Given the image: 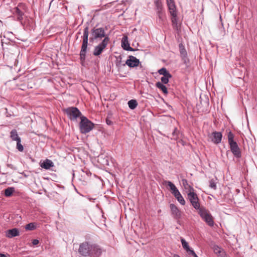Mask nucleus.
Returning a JSON list of instances; mask_svg holds the SVG:
<instances>
[{
	"instance_id": "nucleus-10",
	"label": "nucleus",
	"mask_w": 257,
	"mask_h": 257,
	"mask_svg": "<svg viewBox=\"0 0 257 257\" xmlns=\"http://www.w3.org/2000/svg\"><path fill=\"white\" fill-rule=\"evenodd\" d=\"M208 137L211 142L215 144H218L221 141L222 135L220 132L215 131L209 134Z\"/></svg>"
},
{
	"instance_id": "nucleus-39",
	"label": "nucleus",
	"mask_w": 257,
	"mask_h": 257,
	"mask_svg": "<svg viewBox=\"0 0 257 257\" xmlns=\"http://www.w3.org/2000/svg\"><path fill=\"white\" fill-rule=\"evenodd\" d=\"M209 186L210 188L213 189H216V184L213 181V180H211L209 182Z\"/></svg>"
},
{
	"instance_id": "nucleus-29",
	"label": "nucleus",
	"mask_w": 257,
	"mask_h": 257,
	"mask_svg": "<svg viewBox=\"0 0 257 257\" xmlns=\"http://www.w3.org/2000/svg\"><path fill=\"white\" fill-rule=\"evenodd\" d=\"M172 214L174 218L178 219L181 217V212L180 210H172Z\"/></svg>"
},
{
	"instance_id": "nucleus-43",
	"label": "nucleus",
	"mask_w": 257,
	"mask_h": 257,
	"mask_svg": "<svg viewBox=\"0 0 257 257\" xmlns=\"http://www.w3.org/2000/svg\"><path fill=\"white\" fill-rule=\"evenodd\" d=\"M39 241L38 239H33L32 240V243L34 245H36L39 243Z\"/></svg>"
},
{
	"instance_id": "nucleus-38",
	"label": "nucleus",
	"mask_w": 257,
	"mask_h": 257,
	"mask_svg": "<svg viewBox=\"0 0 257 257\" xmlns=\"http://www.w3.org/2000/svg\"><path fill=\"white\" fill-rule=\"evenodd\" d=\"M178 132L177 131V129L175 128L172 133V139L177 140L178 138Z\"/></svg>"
},
{
	"instance_id": "nucleus-34",
	"label": "nucleus",
	"mask_w": 257,
	"mask_h": 257,
	"mask_svg": "<svg viewBox=\"0 0 257 257\" xmlns=\"http://www.w3.org/2000/svg\"><path fill=\"white\" fill-rule=\"evenodd\" d=\"M233 138H234V135L231 132H229L228 133V144H229L235 142L233 140Z\"/></svg>"
},
{
	"instance_id": "nucleus-4",
	"label": "nucleus",
	"mask_w": 257,
	"mask_h": 257,
	"mask_svg": "<svg viewBox=\"0 0 257 257\" xmlns=\"http://www.w3.org/2000/svg\"><path fill=\"white\" fill-rule=\"evenodd\" d=\"M187 199L195 209H199V198L194 190L187 193Z\"/></svg>"
},
{
	"instance_id": "nucleus-16",
	"label": "nucleus",
	"mask_w": 257,
	"mask_h": 257,
	"mask_svg": "<svg viewBox=\"0 0 257 257\" xmlns=\"http://www.w3.org/2000/svg\"><path fill=\"white\" fill-rule=\"evenodd\" d=\"M166 2L169 12L170 15L178 14L176 6L175 5L174 0L168 1Z\"/></svg>"
},
{
	"instance_id": "nucleus-42",
	"label": "nucleus",
	"mask_w": 257,
	"mask_h": 257,
	"mask_svg": "<svg viewBox=\"0 0 257 257\" xmlns=\"http://www.w3.org/2000/svg\"><path fill=\"white\" fill-rule=\"evenodd\" d=\"M189 254H191L192 255L193 254H195V252L193 249H191L190 248H189V249L188 250L186 251Z\"/></svg>"
},
{
	"instance_id": "nucleus-40",
	"label": "nucleus",
	"mask_w": 257,
	"mask_h": 257,
	"mask_svg": "<svg viewBox=\"0 0 257 257\" xmlns=\"http://www.w3.org/2000/svg\"><path fill=\"white\" fill-rule=\"evenodd\" d=\"M217 255L218 257H227L226 253L223 249L220 251V253H218Z\"/></svg>"
},
{
	"instance_id": "nucleus-20",
	"label": "nucleus",
	"mask_w": 257,
	"mask_h": 257,
	"mask_svg": "<svg viewBox=\"0 0 257 257\" xmlns=\"http://www.w3.org/2000/svg\"><path fill=\"white\" fill-rule=\"evenodd\" d=\"M179 47L181 58L183 59L186 58L187 53L184 45L182 44H180Z\"/></svg>"
},
{
	"instance_id": "nucleus-28",
	"label": "nucleus",
	"mask_w": 257,
	"mask_h": 257,
	"mask_svg": "<svg viewBox=\"0 0 257 257\" xmlns=\"http://www.w3.org/2000/svg\"><path fill=\"white\" fill-rule=\"evenodd\" d=\"M128 105L132 109L136 108L138 105V102L136 100L132 99L128 102Z\"/></svg>"
},
{
	"instance_id": "nucleus-19",
	"label": "nucleus",
	"mask_w": 257,
	"mask_h": 257,
	"mask_svg": "<svg viewBox=\"0 0 257 257\" xmlns=\"http://www.w3.org/2000/svg\"><path fill=\"white\" fill-rule=\"evenodd\" d=\"M19 235V231L17 228H13L8 230L6 232V236L9 238H12Z\"/></svg>"
},
{
	"instance_id": "nucleus-45",
	"label": "nucleus",
	"mask_w": 257,
	"mask_h": 257,
	"mask_svg": "<svg viewBox=\"0 0 257 257\" xmlns=\"http://www.w3.org/2000/svg\"><path fill=\"white\" fill-rule=\"evenodd\" d=\"M0 257H7L5 254L0 253Z\"/></svg>"
},
{
	"instance_id": "nucleus-47",
	"label": "nucleus",
	"mask_w": 257,
	"mask_h": 257,
	"mask_svg": "<svg viewBox=\"0 0 257 257\" xmlns=\"http://www.w3.org/2000/svg\"><path fill=\"white\" fill-rule=\"evenodd\" d=\"M174 257H180L179 255L177 254H174Z\"/></svg>"
},
{
	"instance_id": "nucleus-13",
	"label": "nucleus",
	"mask_w": 257,
	"mask_h": 257,
	"mask_svg": "<svg viewBox=\"0 0 257 257\" xmlns=\"http://www.w3.org/2000/svg\"><path fill=\"white\" fill-rule=\"evenodd\" d=\"M163 184L169 187L170 191L175 197L181 194L176 186L171 181H164L163 182Z\"/></svg>"
},
{
	"instance_id": "nucleus-1",
	"label": "nucleus",
	"mask_w": 257,
	"mask_h": 257,
	"mask_svg": "<svg viewBox=\"0 0 257 257\" xmlns=\"http://www.w3.org/2000/svg\"><path fill=\"white\" fill-rule=\"evenodd\" d=\"M80 118V129L81 132L86 134L91 131L94 127V124L84 116H81Z\"/></svg>"
},
{
	"instance_id": "nucleus-8",
	"label": "nucleus",
	"mask_w": 257,
	"mask_h": 257,
	"mask_svg": "<svg viewBox=\"0 0 257 257\" xmlns=\"http://www.w3.org/2000/svg\"><path fill=\"white\" fill-rule=\"evenodd\" d=\"M91 245V244L89 243L88 242L81 243L78 249L79 253L84 256H90Z\"/></svg>"
},
{
	"instance_id": "nucleus-9",
	"label": "nucleus",
	"mask_w": 257,
	"mask_h": 257,
	"mask_svg": "<svg viewBox=\"0 0 257 257\" xmlns=\"http://www.w3.org/2000/svg\"><path fill=\"white\" fill-rule=\"evenodd\" d=\"M103 252H105V250L99 245L91 244L90 248V257H99Z\"/></svg>"
},
{
	"instance_id": "nucleus-44",
	"label": "nucleus",
	"mask_w": 257,
	"mask_h": 257,
	"mask_svg": "<svg viewBox=\"0 0 257 257\" xmlns=\"http://www.w3.org/2000/svg\"><path fill=\"white\" fill-rule=\"evenodd\" d=\"M106 122L108 125H111L112 124V122L111 120H109L108 118H106Z\"/></svg>"
},
{
	"instance_id": "nucleus-17",
	"label": "nucleus",
	"mask_w": 257,
	"mask_h": 257,
	"mask_svg": "<svg viewBox=\"0 0 257 257\" xmlns=\"http://www.w3.org/2000/svg\"><path fill=\"white\" fill-rule=\"evenodd\" d=\"M177 15L178 14L171 15V20L172 23V26L173 28L176 30H178L180 27V24L179 22Z\"/></svg>"
},
{
	"instance_id": "nucleus-11",
	"label": "nucleus",
	"mask_w": 257,
	"mask_h": 257,
	"mask_svg": "<svg viewBox=\"0 0 257 257\" xmlns=\"http://www.w3.org/2000/svg\"><path fill=\"white\" fill-rule=\"evenodd\" d=\"M163 184L169 187L170 191L175 197L181 194L176 186L171 181H164L163 182Z\"/></svg>"
},
{
	"instance_id": "nucleus-7",
	"label": "nucleus",
	"mask_w": 257,
	"mask_h": 257,
	"mask_svg": "<svg viewBox=\"0 0 257 257\" xmlns=\"http://www.w3.org/2000/svg\"><path fill=\"white\" fill-rule=\"evenodd\" d=\"M65 112L67 114L68 117L71 120L76 119L79 117L81 113L79 109L76 107H69L65 110Z\"/></svg>"
},
{
	"instance_id": "nucleus-14",
	"label": "nucleus",
	"mask_w": 257,
	"mask_h": 257,
	"mask_svg": "<svg viewBox=\"0 0 257 257\" xmlns=\"http://www.w3.org/2000/svg\"><path fill=\"white\" fill-rule=\"evenodd\" d=\"M231 152L237 158H239L241 156V152L238 145L236 142L232 143L229 144Z\"/></svg>"
},
{
	"instance_id": "nucleus-37",
	"label": "nucleus",
	"mask_w": 257,
	"mask_h": 257,
	"mask_svg": "<svg viewBox=\"0 0 257 257\" xmlns=\"http://www.w3.org/2000/svg\"><path fill=\"white\" fill-rule=\"evenodd\" d=\"M171 77H169L168 76H163L161 78V81L164 84H167L169 81V79Z\"/></svg>"
},
{
	"instance_id": "nucleus-12",
	"label": "nucleus",
	"mask_w": 257,
	"mask_h": 257,
	"mask_svg": "<svg viewBox=\"0 0 257 257\" xmlns=\"http://www.w3.org/2000/svg\"><path fill=\"white\" fill-rule=\"evenodd\" d=\"M163 184L169 187L170 191L175 197L181 194L176 186L171 181H164L163 182Z\"/></svg>"
},
{
	"instance_id": "nucleus-18",
	"label": "nucleus",
	"mask_w": 257,
	"mask_h": 257,
	"mask_svg": "<svg viewBox=\"0 0 257 257\" xmlns=\"http://www.w3.org/2000/svg\"><path fill=\"white\" fill-rule=\"evenodd\" d=\"M40 165L42 168H44L46 170H49L51 167L54 166L53 162L51 160L48 159L45 160L43 162L41 163Z\"/></svg>"
},
{
	"instance_id": "nucleus-31",
	"label": "nucleus",
	"mask_w": 257,
	"mask_h": 257,
	"mask_svg": "<svg viewBox=\"0 0 257 257\" xmlns=\"http://www.w3.org/2000/svg\"><path fill=\"white\" fill-rule=\"evenodd\" d=\"M181 241L182 244V246L183 248L186 250H188L189 249V246L188 245V242L183 238L181 239Z\"/></svg>"
},
{
	"instance_id": "nucleus-49",
	"label": "nucleus",
	"mask_w": 257,
	"mask_h": 257,
	"mask_svg": "<svg viewBox=\"0 0 257 257\" xmlns=\"http://www.w3.org/2000/svg\"><path fill=\"white\" fill-rule=\"evenodd\" d=\"M206 103H207V104H208V100L207 101Z\"/></svg>"
},
{
	"instance_id": "nucleus-46",
	"label": "nucleus",
	"mask_w": 257,
	"mask_h": 257,
	"mask_svg": "<svg viewBox=\"0 0 257 257\" xmlns=\"http://www.w3.org/2000/svg\"><path fill=\"white\" fill-rule=\"evenodd\" d=\"M170 208H171V209H174V208H176V207H175V206H174L173 204H171V205H170Z\"/></svg>"
},
{
	"instance_id": "nucleus-2",
	"label": "nucleus",
	"mask_w": 257,
	"mask_h": 257,
	"mask_svg": "<svg viewBox=\"0 0 257 257\" xmlns=\"http://www.w3.org/2000/svg\"><path fill=\"white\" fill-rule=\"evenodd\" d=\"M89 35L88 28L86 27L84 29L83 36V42L80 51V56L81 60H84L88 45V37Z\"/></svg>"
},
{
	"instance_id": "nucleus-24",
	"label": "nucleus",
	"mask_w": 257,
	"mask_h": 257,
	"mask_svg": "<svg viewBox=\"0 0 257 257\" xmlns=\"http://www.w3.org/2000/svg\"><path fill=\"white\" fill-rule=\"evenodd\" d=\"M157 16L158 17L160 21L163 22L165 19V14L164 10L156 11Z\"/></svg>"
},
{
	"instance_id": "nucleus-36",
	"label": "nucleus",
	"mask_w": 257,
	"mask_h": 257,
	"mask_svg": "<svg viewBox=\"0 0 257 257\" xmlns=\"http://www.w3.org/2000/svg\"><path fill=\"white\" fill-rule=\"evenodd\" d=\"M17 149L20 152H22L24 150L23 146L21 144V140L17 141Z\"/></svg>"
},
{
	"instance_id": "nucleus-26",
	"label": "nucleus",
	"mask_w": 257,
	"mask_h": 257,
	"mask_svg": "<svg viewBox=\"0 0 257 257\" xmlns=\"http://www.w3.org/2000/svg\"><path fill=\"white\" fill-rule=\"evenodd\" d=\"M154 4L156 7V10H163V6L160 0H154Z\"/></svg>"
},
{
	"instance_id": "nucleus-32",
	"label": "nucleus",
	"mask_w": 257,
	"mask_h": 257,
	"mask_svg": "<svg viewBox=\"0 0 257 257\" xmlns=\"http://www.w3.org/2000/svg\"><path fill=\"white\" fill-rule=\"evenodd\" d=\"M36 226L35 223H30L25 226V229L28 230H33L36 229Z\"/></svg>"
},
{
	"instance_id": "nucleus-41",
	"label": "nucleus",
	"mask_w": 257,
	"mask_h": 257,
	"mask_svg": "<svg viewBox=\"0 0 257 257\" xmlns=\"http://www.w3.org/2000/svg\"><path fill=\"white\" fill-rule=\"evenodd\" d=\"M16 13L17 14H18L19 16H22V12L20 11V10L19 9H18V8H17L16 9V11H15Z\"/></svg>"
},
{
	"instance_id": "nucleus-35",
	"label": "nucleus",
	"mask_w": 257,
	"mask_h": 257,
	"mask_svg": "<svg viewBox=\"0 0 257 257\" xmlns=\"http://www.w3.org/2000/svg\"><path fill=\"white\" fill-rule=\"evenodd\" d=\"M175 198L181 204L184 205L185 204V201L181 194L176 196Z\"/></svg>"
},
{
	"instance_id": "nucleus-23",
	"label": "nucleus",
	"mask_w": 257,
	"mask_h": 257,
	"mask_svg": "<svg viewBox=\"0 0 257 257\" xmlns=\"http://www.w3.org/2000/svg\"><path fill=\"white\" fill-rule=\"evenodd\" d=\"M11 138L13 141H18L21 140V138L19 137L18 133L16 130H13L11 132Z\"/></svg>"
},
{
	"instance_id": "nucleus-21",
	"label": "nucleus",
	"mask_w": 257,
	"mask_h": 257,
	"mask_svg": "<svg viewBox=\"0 0 257 257\" xmlns=\"http://www.w3.org/2000/svg\"><path fill=\"white\" fill-rule=\"evenodd\" d=\"M182 184L184 186L185 189L187 190V193L193 191L194 188L190 186L186 179H182Z\"/></svg>"
},
{
	"instance_id": "nucleus-30",
	"label": "nucleus",
	"mask_w": 257,
	"mask_h": 257,
	"mask_svg": "<svg viewBox=\"0 0 257 257\" xmlns=\"http://www.w3.org/2000/svg\"><path fill=\"white\" fill-rule=\"evenodd\" d=\"M159 73L161 75L163 76H168L169 77H172L170 73L166 70V68H163L159 70Z\"/></svg>"
},
{
	"instance_id": "nucleus-5",
	"label": "nucleus",
	"mask_w": 257,
	"mask_h": 257,
	"mask_svg": "<svg viewBox=\"0 0 257 257\" xmlns=\"http://www.w3.org/2000/svg\"><path fill=\"white\" fill-rule=\"evenodd\" d=\"M198 214L208 225L210 226H213L214 221L212 216L208 211V210H198Z\"/></svg>"
},
{
	"instance_id": "nucleus-27",
	"label": "nucleus",
	"mask_w": 257,
	"mask_h": 257,
	"mask_svg": "<svg viewBox=\"0 0 257 257\" xmlns=\"http://www.w3.org/2000/svg\"><path fill=\"white\" fill-rule=\"evenodd\" d=\"M14 191L15 188L14 187H8L5 190V195L6 197H10L12 195Z\"/></svg>"
},
{
	"instance_id": "nucleus-25",
	"label": "nucleus",
	"mask_w": 257,
	"mask_h": 257,
	"mask_svg": "<svg viewBox=\"0 0 257 257\" xmlns=\"http://www.w3.org/2000/svg\"><path fill=\"white\" fill-rule=\"evenodd\" d=\"M157 88L160 89L162 91V92L164 94H167L168 93V90L167 87L163 85L161 82H158L156 84Z\"/></svg>"
},
{
	"instance_id": "nucleus-48",
	"label": "nucleus",
	"mask_w": 257,
	"mask_h": 257,
	"mask_svg": "<svg viewBox=\"0 0 257 257\" xmlns=\"http://www.w3.org/2000/svg\"><path fill=\"white\" fill-rule=\"evenodd\" d=\"M194 257H198V256L197 255V254L195 253V254H193L192 255Z\"/></svg>"
},
{
	"instance_id": "nucleus-6",
	"label": "nucleus",
	"mask_w": 257,
	"mask_h": 257,
	"mask_svg": "<svg viewBox=\"0 0 257 257\" xmlns=\"http://www.w3.org/2000/svg\"><path fill=\"white\" fill-rule=\"evenodd\" d=\"M109 42V38L106 36L98 46L95 47L93 51V55L94 56H99L100 55L108 45Z\"/></svg>"
},
{
	"instance_id": "nucleus-22",
	"label": "nucleus",
	"mask_w": 257,
	"mask_h": 257,
	"mask_svg": "<svg viewBox=\"0 0 257 257\" xmlns=\"http://www.w3.org/2000/svg\"><path fill=\"white\" fill-rule=\"evenodd\" d=\"M122 47L126 50H132V48L130 46L126 37L123 38L122 40Z\"/></svg>"
},
{
	"instance_id": "nucleus-15",
	"label": "nucleus",
	"mask_w": 257,
	"mask_h": 257,
	"mask_svg": "<svg viewBox=\"0 0 257 257\" xmlns=\"http://www.w3.org/2000/svg\"><path fill=\"white\" fill-rule=\"evenodd\" d=\"M139 60L133 56H130L129 59L125 62V64L130 67H137L139 65Z\"/></svg>"
},
{
	"instance_id": "nucleus-3",
	"label": "nucleus",
	"mask_w": 257,
	"mask_h": 257,
	"mask_svg": "<svg viewBox=\"0 0 257 257\" xmlns=\"http://www.w3.org/2000/svg\"><path fill=\"white\" fill-rule=\"evenodd\" d=\"M91 37L90 38V41H93L94 40L101 39L105 37V32L103 28H93L91 30Z\"/></svg>"
},
{
	"instance_id": "nucleus-33",
	"label": "nucleus",
	"mask_w": 257,
	"mask_h": 257,
	"mask_svg": "<svg viewBox=\"0 0 257 257\" xmlns=\"http://www.w3.org/2000/svg\"><path fill=\"white\" fill-rule=\"evenodd\" d=\"M212 249L213 250V251L214 252V253H215L216 255L218 253H220V251L223 250L222 248H221V247H219L218 245H214L213 246H212Z\"/></svg>"
}]
</instances>
